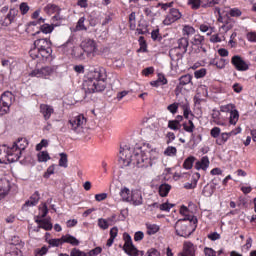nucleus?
I'll return each instance as SVG.
<instances>
[{
    "label": "nucleus",
    "instance_id": "f257e3e1",
    "mask_svg": "<svg viewBox=\"0 0 256 256\" xmlns=\"http://www.w3.org/2000/svg\"><path fill=\"white\" fill-rule=\"evenodd\" d=\"M159 153L157 150H141V148H136L134 155L131 154V147L125 146L120 148L119 159L122 161L125 167H129L131 163L137 165L140 169H147V167H153L155 161H157Z\"/></svg>",
    "mask_w": 256,
    "mask_h": 256
},
{
    "label": "nucleus",
    "instance_id": "f03ea898",
    "mask_svg": "<svg viewBox=\"0 0 256 256\" xmlns=\"http://www.w3.org/2000/svg\"><path fill=\"white\" fill-rule=\"evenodd\" d=\"M107 74H105V69L98 68L88 72L87 78L83 83V90L86 95H91L93 93H101L107 88Z\"/></svg>",
    "mask_w": 256,
    "mask_h": 256
},
{
    "label": "nucleus",
    "instance_id": "7ed1b4c3",
    "mask_svg": "<svg viewBox=\"0 0 256 256\" xmlns=\"http://www.w3.org/2000/svg\"><path fill=\"white\" fill-rule=\"evenodd\" d=\"M21 149H23V147H19L17 144L8 147L6 151L5 145L0 146V163H3L5 159H7L9 163L19 161V159H21Z\"/></svg>",
    "mask_w": 256,
    "mask_h": 256
},
{
    "label": "nucleus",
    "instance_id": "20e7f679",
    "mask_svg": "<svg viewBox=\"0 0 256 256\" xmlns=\"http://www.w3.org/2000/svg\"><path fill=\"white\" fill-rule=\"evenodd\" d=\"M191 223H197V218L192 216L185 217L184 219H180L175 224V230L176 234L179 235V237H189L191 233H193Z\"/></svg>",
    "mask_w": 256,
    "mask_h": 256
},
{
    "label": "nucleus",
    "instance_id": "39448f33",
    "mask_svg": "<svg viewBox=\"0 0 256 256\" xmlns=\"http://www.w3.org/2000/svg\"><path fill=\"white\" fill-rule=\"evenodd\" d=\"M87 124V118L83 115H78L71 118L68 121V129L73 131L76 135H83L85 132V125Z\"/></svg>",
    "mask_w": 256,
    "mask_h": 256
},
{
    "label": "nucleus",
    "instance_id": "423d86ee",
    "mask_svg": "<svg viewBox=\"0 0 256 256\" xmlns=\"http://www.w3.org/2000/svg\"><path fill=\"white\" fill-rule=\"evenodd\" d=\"M187 47H189V39L185 37L178 39V47L172 48L169 51V56L171 57L172 61H179L183 59V54L177 52V49H183V53H187Z\"/></svg>",
    "mask_w": 256,
    "mask_h": 256
},
{
    "label": "nucleus",
    "instance_id": "0eeeda50",
    "mask_svg": "<svg viewBox=\"0 0 256 256\" xmlns=\"http://www.w3.org/2000/svg\"><path fill=\"white\" fill-rule=\"evenodd\" d=\"M0 102V115H7L9 113L11 105H13V93L6 91L1 95Z\"/></svg>",
    "mask_w": 256,
    "mask_h": 256
},
{
    "label": "nucleus",
    "instance_id": "6e6552de",
    "mask_svg": "<svg viewBox=\"0 0 256 256\" xmlns=\"http://www.w3.org/2000/svg\"><path fill=\"white\" fill-rule=\"evenodd\" d=\"M123 249L127 255L130 256H143V251L137 250L135 245H133V240H131V236L129 234H126L125 236V244L123 246Z\"/></svg>",
    "mask_w": 256,
    "mask_h": 256
},
{
    "label": "nucleus",
    "instance_id": "1a4fd4ad",
    "mask_svg": "<svg viewBox=\"0 0 256 256\" xmlns=\"http://www.w3.org/2000/svg\"><path fill=\"white\" fill-rule=\"evenodd\" d=\"M80 47L88 56L97 52V44L95 43V40L86 39L81 43Z\"/></svg>",
    "mask_w": 256,
    "mask_h": 256
},
{
    "label": "nucleus",
    "instance_id": "9d476101",
    "mask_svg": "<svg viewBox=\"0 0 256 256\" xmlns=\"http://www.w3.org/2000/svg\"><path fill=\"white\" fill-rule=\"evenodd\" d=\"M231 63L232 65H234L237 71H247L249 69V65L247 64V62H245V60H243V58H241V56L239 55L233 56Z\"/></svg>",
    "mask_w": 256,
    "mask_h": 256
},
{
    "label": "nucleus",
    "instance_id": "9b49d317",
    "mask_svg": "<svg viewBox=\"0 0 256 256\" xmlns=\"http://www.w3.org/2000/svg\"><path fill=\"white\" fill-rule=\"evenodd\" d=\"M130 203L135 207L143 205V192H141V190H132L130 194Z\"/></svg>",
    "mask_w": 256,
    "mask_h": 256
},
{
    "label": "nucleus",
    "instance_id": "f8f14e48",
    "mask_svg": "<svg viewBox=\"0 0 256 256\" xmlns=\"http://www.w3.org/2000/svg\"><path fill=\"white\" fill-rule=\"evenodd\" d=\"M192 79H193V76H191L190 74L181 76L179 78V85L175 89L176 95H179L181 93V88L185 87V85H189V84L193 85V83L191 82Z\"/></svg>",
    "mask_w": 256,
    "mask_h": 256
},
{
    "label": "nucleus",
    "instance_id": "ddd939ff",
    "mask_svg": "<svg viewBox=\"0 0 256 256\" xmlns=\"http://www.w3.org/2000/svg\"><path fill=\"white\" fill-rule=\"evenodd\" d=\"M53 73V68L46 66L41 69L34 70L30 73L31 77H47Z\"/></svg>",
    "mask_w": 256,
    "mask_h": 256
},
{
    "label": "nucleus",
    "instance_id": "4468645a",
    "mask_svg": "<svg viewBox=\"0 0 256 256\" xmlns=\"http://www.w3.org/2000/svg\"><path fill=\"white\" fill-rule=\"evenodd\" d=\"M9 191H11V183L7 178L0 179V195L2 197H7Z\"/></svg>",
    "mask_w": 256,
    "mask_h": 256
},
{
    "label": "nucleus",
    "instance_id": "2eb2a0df",
    "mask_svg": "<svg viewBox=\"0 0 256 256\" xmlns=\"http://www.w3.org/2000/svg\"><path fill=\"white\" fill-rule=\"evenodd\" d=\"M40 113H42L45 121H48V119H51V115H53V113H55V110L50 105L41 104L40 105Z\"/></svg>",
    "mask_w": 256,
    "mask_h": 256
},
{
    "label": "nucleus",
    "instance_id": "dca6fc26",
    "mask_svg": "<svg viewBox=\"0 0 256 256\" xmlns=\"http://www.w3.org/2000/svg\"><path fill=\"white\" fill-rule=\"evenodd\" d=\"M209 163V157L204 156L196 162L195 169H197V171H199L200 169H202L203 171H207V169L209 168Z\"/></svg>",
    "mask_w": 256,
    "mask_h": 256
},
{
    "label": "nucleus",
    "instance_id": "f3484780",
    "mask_svg": "<svg viewBox=\"0 0 256 256\" xmlns=\"http://www.w3.org/2000/svg\"><path fill=\"white\" fill-rule=\"evenodd\" d=\"M182 256H195V245L191 242H185Z\"/></svg>",
    "mask_w": 256,
    "mask_h": 256
},
{
    "label": "nucleus",
    "instance_id": "a211bd4d",
    "mask_svg": "<svg viewBox=\"0 0 256 256\" xmlns=\"http://www.w3.org/2000/svg\"><path fill=\"white\" fill-rule=\"evenodd\" d=\"M34 47H37L39 51L42 49H47V47H51V42L47 39H38L34 41Z\"/></svg>",
    "mask_w": 256,
    "mask_h": 256
},
{
    "label": "nucleus",
    "instance_id": "6ab92c4d",
    "mask_svg": "<svg viewBox=\"0 0 256 256\" xmlns=\"http://www.w3.org/2000/svg\"><path fill=\"white\" fill-rule=\"evenodd\" d=\"M39 192H35L28 201L25 202L24 207H35L39 203Z\"/></svg>",
    "mask_w": 256,
    "mask_h": 256
},
{
    "label": "nucleus",
    "instance_id": "aec40b11",
    "mask_svg": "<svg viewBox=\"0 0 256 256\" xmlns=\"http://www.w3.org/2000/svg\"><path fill=\"white\" fill-rule=\"evenodd\" d=\"M62 243H69L70 245L77 247V245H79V240H77L75 236L65 235V236H62Z\"/></svg>",
    "mask_w": 256,
    "mask_h": 256
},
{
    "label": "nucleus",
    "instance_id": "412c9836",
    "mask_svg": "<svg viewBox=\"0 0 256 256\" xmlns=\"http://www.w3.org/2000/svg\"><path fill=\"white\" fill-rule=\"evenodd\" d=\"M170 191H171V185H169V184H161L159 186L160 197H167V195H169Z\"/></svg>",
    "mask_w": 256,
    "mask_h": 256
},
{
    "label": "nucleus",
    "instance_id": "4be33fe9",
    "mask_svg": "<svg viewBox=\"0 0 256 256\" xmlns=\"http://www.w3.org/2000/svg\"><path fill=\"white\" fill-rule=\"evenodd\" d=\"M120 196L122 197V201H126L127 203H130V201H131V190H129V188H123L120 191Z\"/></svg>",
    "mask_w": 256,
    "mask_h": 256
},
{
    "label": "nucleus",
    "instance_id": "5701e85b",
    "mask_svg": "<svg viewBox=\"0 0 256 256\" xmlns=\"http://www.w3.org/2000/svg\"><path fill=\"white\" fill-rule=\"evenodd\" d=\"M39 163H47L49 159H51V156H49V152L47 151H41L37 155Z\"/></svg>",
    "mask_w": 256,
    "mask_h": 256
},
{
    "label": "nucleus",
    "instance_id": "b1692460",
    "mask_svg": "<svg viewBox=\"0 0 256 256\" xmlns=\"http://www.w3.org/2000/svg\"><path fill=\"white\" fill-rule=\"evenodd\" d=\"M39 53L42 59H49V57H51V53H53V50L51 49V46H48L47 48H42V50H39Z\"/></svg>",
    "mask_w": 256,
    "mask_h": 256
},
{
    "label": "nucleus",
    "instance_id": "393cba45",
    "mask_svg": "<svg viewBox=\"0 0 256 256\" xmlns=\"http://www.w3.org/2000/svg\"><path fill=\"white\" fill-rule=\"evenodd\" d=\"M239 121V111H237L234 108V111L230 113V125H237V122Z\"/></svg>",
    "mask_w": 256,
    "mask_h": 256
},
{
    "label": "nucleus",
    "instance_id": "a878e982",
    "mask_svg": "<svg viewBox=\"0 0 256 256\" xmlns=\"http://www.w3.org/2000/svg\"><path fill=\"white\" fill-rule=\"evenodd\" d=\"M232 134H233V132H231V133H222L221 137L216 139V144L217 145H223V144L227 143V140L229 139V137H231Z\"/></svg>",
    "mask_w": 256,
    "mask_h": 256
},
{
    "label": "nucleus",
    "instance_id": "bb28decb",
    "mask_svg": "<svg viewBox=\"0 0 256 256\" xmlns=\"http://www.w3.org/2000/svg\"><path fill=\"white\" fill-rule=\"evenodd\" d=\"M147 235H155L159 231V227L156 224H146Z\"/></svg>",
    "mask_w": 256,
    "mask_h": 256
},
{
    "label": "nucleus",
    "instance_id": "cd10ccee",
    "mask_svg": "<svg viewBox=\"0 0 256 256\" xmlns=\"http://www.w3.org/2000/svg\"><path fill=\"white\" fill-rule=\"evenodd\" d=\"M170 17H172V23H173L174 21H179V19H181L182 15L178 9L172 8V9H170Z\"/></svg>",
    "mask_w": 256,
    "mask_h": 256
},
{
    "label": "nucleus",
    "instance_id": "c85d7f7f",
    "mask_svg": "<svg viewBox=\"0 0 256 256\" xmlns=\"http://www.w3.org/2000/svg\"><path fill=\"white\" fill-rule=\"evenodd\" d=\"M44 11L48 13V15H51V13H59V6L55 4H48L45 8Z\"/></svg>",
    "mask_w": 256,
    "mask_h": 256
},
{
    "label": "nucleus",
    "instance_id": "c756f323",
    "mask_svg": "<svg viewBox=\"0 0 256 256\" xmlns=\"http://www.w3.org/2000/svg\"><path fill=\"white\" fill-rule=\"evenodd\" d=\"M39 229H45V231H51L53 224L47 219H43V222L38 226Z\"/></svg>",
    "mask_w": 256,
    "mask_h": 256
},
{
    "label": "nucleus",
    "instance_id": "7c9ffc66",
    "mask_svg": "<svg viewBox=\"0 0 256 256\" xmlns=\"http://www.w3.org/2000/svg\"><path fill=\"white\" fill-rule=\"evenodd\" d=\"M213 193H215V186H205L202 191L204 197H211Z\"/></svg>",
    "mask_w": 256,
    "mask_h": 256
},
{
    "label": "nucleus",
    "instance_id": "2f4dec72",
    "mask_svg": "<svg viewBox=\"0 0 256 256\" xmlns=\"http://www.w3.org/2000/svg\"><path fill=\"white\" fill-rule=\"evenodd\" d=\"M17 145V147H22L23 149H20V154L22 151H25V147H27V140L25 138H18L17 142H14L13 145Z\"/></svg>",
    "mask_w": 256,
    "mask_h": 256
},
{
    "label": "nucleus",
    "instance_id": "473e14b6",
    "mask_svg": "<svg viewBox=\"0 0 256 256\" xmlns=\"http://www.w3.org/2000/svg\"><path fill=\"white\" fill-rule=\"evenodd\" d=\"M68 161L69 160L67 159V154L66 153H60L59 167H64L65 169H67Z\"/></svg>",
    "mask_w": 256,
    "mask_h": 256
},
{
    "label": "nucleus",
    "instance_id": "72a5a7b5",
    "mask_svg": "<svg viewBox=\"0 0 256 256\" xmlns=\"http://www.w3.org/2000/svg\"><path fill=\"white\" fill-rule=\"evenodd\" d=\"M203 41H205V37L196 34L192 39V45H203Z\"/></svg>",
    "mask_w": 256,
    "mask_h": 256
},
{
    "label": "nucleus",
    "instance_id": "f704fd0d",
    "mask_svg": "<svg viewBox=\"0 0 256 256\" xmlns=\"http://www.w3.org/2000/svg\"><path fill=\"white\" fill-rule=\"evenodd\" d=\"M195 161V157L190 156L188 157L183 164L184 169H192L193 168V162Z\"/></svg>",
    "mask_w": 256,
    "mask_h": 256
},
{
    "label": "nucleus",
    "instance_id": "c9c22d12",
    "mask_svg": "<svg viewBox=\"0 0 256 256\" xmlns=\"http://www.w3.org/2000/svg\"><path fill=\"white\" fill-rule=\"evenodd\" d=\"M164 154H166L168 157H175V155H177V148L168 146L164 151Z\"/></svg>",
    "mask_w": 256,
    "mask_h": 256
},
{
    "label": "nucleus",
    "instance_id": "e433bc0d",
    "mask_svg": "<svg viewBox=\"0 0 256 256\" xmlns=\"http://www.w3.org/2000/svg\"><path fill=\"white\" fill-rule=\"evenodd\" d=\"M140 48L138 49V53H145L147 51V43L145 42V38L141 36L139 38Z\"/></svg>",
    "mask_w": 256,
    "mask_h": 256
},
{
    "label": "nucleus",
    "instance_id": "4c0bfd02",
    "mask_svg": "<svg viewBox=\"0 0 256 256\" xmlns=\"http://www.w3.org/2000/svg\"><path fill=\"white\" fill-rule=\"evenodd\" d=\"M234 110H235V105H233V104H227V105H224V106L220 107V111L222 113H231Z\"/></svg>",
    "mask_w": 256,
    "mask_h": 256
},
{
    "label": "nucleus",
    "instance_id": "58836bf2",
    "mask_svg": "<svg viewBox=\"0 0 256 256\" xmlns=\"http://www.w3.org/2000/svg\"><path fill=\"white\" fill-rule=\"evenodd\" d=\"M98 227L100 229H103V231L109 229V224L105 218H99L98 219Z\"/></svg>",
    "mask_w": 256,
    "mask_h": 256
},
{
    "label": "nucleus",
    "instance_id": "ea45409f",
    "mask_svg": "<svg viewBox=\"0 0 256 256\" xmlns=\"http://www.w3.org/2000/svg\"><path fill=\"white\" fill-rule=\"evenodd\" d=\"M40 31L42 33H52L53 32V26L49 25V24H40Z\"/></svg>",
    "mask_w": 256,
    "mask_h": 256
},
{
    "label": "nucleus",
    "instance_id": "a19ab883",
    "mask_svg": "<svg viewBox=\"0 0 256 256\" xmlns=\"http://www.w3.org/2000/svg\"><path fill=\"white\" fill-rule=\"evenodd\" d=\"M205 75H207V70L205 68H201L200 70H196L194 72V77H196V79H201L205 77Z\"/></svg>",
    "mask_w": 256,
    "mask_h": 256
},
{
    "label": "nucleus",
    "instance_id": "79ce46f5",
    "mask_svg": "<svg viewBox=\"0 0 256 256\" xmlns=\"http://www.w3.org/2000/svg\"><path fill=\"white\" fill-rule=\"evenodd\" d=\"M10 245H15L18 247H22L23 246V242L21 241V238H19V236H13L10 242Z\"/></svg>",
    "mask_w": 256,
    "mask_h": 256
},
{
    "label": "nucleus",
    "instance_id": "37998d69",
    "mask_svg": "<svg viewBox=\"0 0 256 256\" xmlns=\"http://www.w3.org/2000/svg\"><path fill=\"white\" fill-rule=\"evenodd\" d=\"M169 129H173V131L179 130V120H170L168 122Z\"/></svg>",
    "mask_w": 256,
    "mask_h": 256
},
{
    "label": "nucleus",
    "instance_id": "c03bdc74",
    "mask_svg": "<svg viewBox=\"0 0 256 256\" xmlns=\"http://www.w3.org/2000/svg\"><path fill=\"white\" fill-rule=\"evenodd\" d=\"M48 243L51 247H59L63 244V237L61 239H50Z\"/></svg>",
    "mask_w": 256,
    "mask_h": 256
},
{
    "label": "nucleus",
    "instance_id": "a18cd8bd",
    "mask_svg": "<svg viewBox=\"0 0 256 256\" xmlns=\"http://www.w3.org/2000/svg\"><path fill=\"white\" fill-rule=\"evenodd\" d=\"M55 173V165H51L47 171L44 173L43 177L44 179H49V177H51V175H53Z\"/></svg>",
    "mask_w": 256,
    "mask_h": 256
},
{
    "label": "nucleus",
    "instance_id": "49530a36",
    "mask_svg": "<svg viewBox=\"0 0 256 256\" xmlns=\"http://www.w3.org/2000/svg\"><path fill=\"white\" fill-rule=\"evenodd\" d=\"M188 5H191L192 9H199L201 7V0H188Z\"/></svg>",
    "mask_w": 256,
    "mask_h": 256
},
{
    "label": "nucleus",
    "instance_id": "de8ad7c7",
    "mask_svg": "<svg viewBox=\"0 0 256 256\" xmlns=\"http://www.w3.org/2000/svg\"><path fill=\"white\" fill-rule=\"evenodd\" d=\"M70 256H87V253H85L77 248H73L70 252Z\"/></svg>",
    "mask_w": 256,
    "mask_h": 256
},
{
    "label": "nucleus",
    "instance_id": "09e8293b",
    "mask_svg": "<svg viewBox=\"0 0 256 256\" xmlns=\"http://www.w3.org/2000/svg\"><path fill=\"white\" fill-rule=\"evenodd\" d=\"M30 57L32 59H39V57H41L37 47L30 50Z\"/></svg>",
    "mask_w": 256,
    "mask_h": 256
},
{
    "label": "nucleus",
    "instance_id": "8fccbe9b",
    "mask_svg": "<svg viewBox=\"0 0 256 256\" xmlns=\"http://www.w3.org/2000/svg\"><path fill=\"white\" fill-rule=\"evenodd\" d=\"M210 135L212 137H214V139H217V137H219V135H221V128H219V127L212 128Z\"/></svg>",
    "mask_w": 256,
    "mask_h": 256
},
{
    "label": "nucleus",
    "instance_id": "3c124183",
    "mask_svg": "<svg viewBox=\"0 0 256 256\" xmlns=\"http://www.w3.org/2000/svg\"><path fill=\"white\" fill-rule=\"evenodd\" d=\"M47 145H49V141L42 139L41 142L36 145V151H41V149H43V147H47Z\"/></svg>",
    "mask_w": 256,
    "mask_h": 256
},
{
    "label": "nucleus",
    "instance_id": "603ef678",
    "mask_svg": "<svg viewBox=\"0 0 256 256\" xmlns=\"http://www.w3.org/2000/svg\"><path fill=\"white\" fill-rule=\"evenodd\" d=\"M17 13H18L17 9L12 8V9H10L9 13L7 14V18L13 21L15 19V17H17Z\"/></svg>",
    "mask_w": 256,
    "mask_h": 256
},
{
    "label": "nucleus",
    "instance_id": "864d4df0",
    "mask_svg": "<svg viewBox=\"0 0 256 256\" xmlns=\"http://www.w3.org/2000/svg\"><path fill=\"white\" fill-rule=\"evenodd\" d=\"M47 251H49V249L46 246H43L41 249H36L35 253L36 256H43L47 254Z\"/></svg>",
    "mask_w": 256,
    "mask_h": 256
},
{
    "label": "nucleus",
    "instance_id": "5fc2aeb1",
    "mask_svg": "<svg viewBox=\"0 0 256 256\" xmlns=\"http://www.w3.org/2000/svg\"><path fill=\"white\" fill-rule=\"evenodd\" d=\"M20 11H21L22 15H26V13L29 12V5H27V3H25V2L21 3Z\"/></svg>",
    "mask_w": 256,
    "mask_h": 256
},
{
    "label": "nucleus",
    "instance_id": "6e6d98bb",
    "mask_svg": "<svg viewBox=\"0 0 256 256\" xmlns=\"http://www.w3.org/2000/svg\"><path fill=\"white\" fill-rule=\"evenodd\" d=\"M230 17H241V10L234 8L229 12Z\"/></svg>",
    "mask_w": 256,
    "mask_h": 256
},
{
    "label": "nucleus",
    "instance_id": "4d7b16f0",
    "mask_svg": "<svg viewBox=\"0 0 256 256\" xmlns=\"http://www.w3.org/2000/svg\"><path fill=\"white\" fill-rule=\"evenodd\" d=\"M171 207H175L173 204L163 203L160 205V211H170Z\"/></svg>",
    "mask_w": 256,
    "mask_h": 256
},
{
    "label": "nucleus",
    "instance_id": "13d9d810",
    "mask_svg": "<svg viewBox=\"0 0 256 256\" xmlns=\"http://www.w3.org/2000/svg\"><path fill=\"white\" fill-rule=\"evenodd\" d=\"M142 73L145 75V77H149V75H153L155 73V69L153 67L145 68Z\"/></svg>",
    "mask_w": 256,
    "mask_h": 256
},
{
    "label": "nucleus",
    "instance_id": "bf43d9fd",
    "mask_svg": "<svg viewBox=\"0 0 256 256\" xmlns=\"http://www.w3.org/2000/svg\"><path fill=\"white\" fill-rule=\"evenodd\" d=\"M129 22H130V29H134L135 28V12H132L129 15Z\"/></svg>",
    "mask_w": 256,
    "mask_h": 256
},
{
    "label": "nucleus",
    "instance_id": "052dcab7",
    "mask_svg": "<svg viewBox=\"0 0 256 256\" xmlns=\"http://www.w3.org/2000/svg\"><path fill=\"white\" fill-rule=\"evenodd\" d=\"M143 237H145V234L142 231H138L134 235L135 241H143Z\"/></svg>",
    "mask_w": 256,
    "mask_h": 256
},
{
    "label": "nucleus",
    "instance_id": "680f3d73",
    "mask_svg": "<svg viewBox=\"0 0 256 256\" xmlns=\"http://www.w3.org/2000/svg\"><path fill=\"white\" fill-rule=\"evenodd\" d=\"M184 33H186V35H193V33H195V28L191 27V26H185L183 28Z\"/></svg>",
    "mask_w": 256,
    "mask_h": 256
},
{
    "label": "nucleus",
    "instance_id": "e2e57ef3",
    "mask_svg": "<svg viewBox=\"0 0 256 256\" xmlns=\"http://www.w3.org/2000/svg\"><path fill=\"white\" fill-rule=\"evenodd\" d=\"M168 111H170V113H172L173 115H175V113H177V109H179V106H177V104H170L167 107Z\"/></svg>",
    "mask_w": 256,
    "mask_h": 256
},
{
    "label": "nucleus",
    "instance_id": "0e129e2a",
    "mask_svg": "<svg viewBox=\"0 0 256 256\" xmlns=\"http://www.w3.org/2000/svg\"><path fill=\"white\" fill-rule=\"evenodd\" d=\"M96 201H105L107 199V193H100L95 195Z\"/></svg>",
    "mask_w": 256,
    "mask_h": 256
},
{
    "label": "nucleus",
    "instance_id": "69168bd1",
    "mask_svg": "<svg viewBox=\"0 0 256 256\" xmlns=\"http://www.w3.org/2000/svg\"><path fill=\"white\" fill-rule=\"evenodd\" d=\"M247 39H248V41L256 42V33L255 32L248 33L247 34Z\"/></svg>",
    "mask_w": 256,
    "mask_h": 256
},
{
    "label": "nucleus",
    "instance_id": "338daca9",
    "mask_svg": "<svg viewBox=\"0 0 256 256\" xmlns=\"http://www.w3.org/2000/svg\"><path fill=\"white\" fill-rule=\"evenodd\" d=\"M204 253H205L206 256H215V252L211 248H205Z\"/></svg>",
    "mask_w": 256,
    "mask_h": 256
},
{
    "label": "nucleus",
    "instance_id": "774afa93",
    "mask_svg": "<svg viewBox=\"0 0 256 256\" xmlns=\"http://www.w3.org/2000/svg\"><path fill=\"white\" fill-rule=\"evenodd\" d=\"M148 256H159V251L156 249H150L148 252Z\"/></svg>",
    "mask_w": 256,
    "mask_h": 256
}]
</instances>
